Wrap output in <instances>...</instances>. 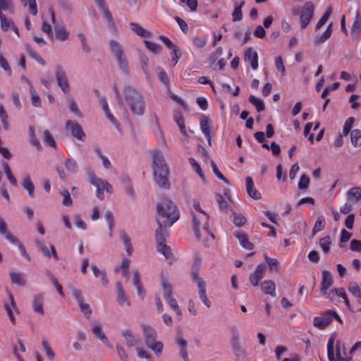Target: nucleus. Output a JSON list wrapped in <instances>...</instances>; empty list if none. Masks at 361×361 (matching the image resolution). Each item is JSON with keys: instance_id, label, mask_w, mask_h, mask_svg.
Returning <instances> with one entry per match:
<instances>
[{"instance_id": "obj_1", "label": "nucleus", "mask_w": 361, "mask_h": 361, "mask_svg": "<svg viewBox=\"0 0 361 361\" xmlns=\"http://www.w3.org/2000/svg\"><path fill=\"white\" fill-rule=\"evenodd\" d=\"M153 178L159 188L169 189L171 184L169 180V168L166 163L164 154L159 150L152 153Z\"/></svg>"}, {"instance_id": "obj_2", "label": "nucleus", "mask_w": 361, "mask_h": 361, "mask_svg": "<svg viewBox=\"0 0 361 361\" xmlns=\"http://www.w3.org/2000/svg\"><path fill=\"white\" fill-rule=\"evenodd\" d=\"M123 97L133 114L142 116L145 111V101L142 94L132 85H126Z\"/></svg>"}, {"instance_id": "obj_3", "label": "nucleus", "mask_w": 361, "mask_h": 361, "mask_svg": "<svg viewBox=\"0 0 361 361\" xmlns=\"http://www.w3.org/2000/svg\"><path fill=\"white\" fill-rule=\"evenodd\" d=\"M159 217L163 219L162 226H171L180 217L179 210L176 204L168 198H164L157 204Z\"/></svg>"}, {"instance_id": "obj_4", "label": "nucleus", "mask_w": 361, "mask_h": 361, "mask_svg": "<svg viewBox=\"0 0 361 361\" xmlns=\"http://www.w3.org/2000/svg\"><path fill=\"white\" fill-rule=\"evenodd\" d=\"M142 330L146 346L156 355L161 354L164 348V344L161 341H157V333L156 330L151 326L146 324L142 325Z\"/></svg>"}, {"instance_id": "obj_5", "label": "nucleus", "mask_w": 361, "mask_h": 361, "mask_svg": "<svg viewBox=\"0 0 361 361\" xmlns=\"http://www.w3.org/2000/svg\"><path fill=\"white\" fill-rule=\"evenodd\" d=\"M87 176L89 183L96 187V196L98 199L104 200V190L108 193H112V186L106 180L97 177L93 170H87Z\"/></svg>"}, {"instance_id": "obj_6", "label": "nucleus", "mask_w": 361, "mask_h": 361, "mask_svg": "<svg viewBox=\"0 0 361 361\" xmlns=\"http://www.w3.org/2000/svg\"><path fill=\"white\" fill-rule=\"evenodd\" d=\"M193 207L198 212V214H194L192 212L195 234L197 236L199 235L198 223L199 221H202V228L207 231L209 235H210L212 238H214L213 233L209 230L208 226L209 215L201 209L200 204L198 202H193Z\"/></svg>"}, {"instance_id": "obj_7", "label": "nucleus", "mask_w": 361, "mask_h": 361, "mask_svg": "<svg viewBox=\"0 0 361 361\" xmlns=\"http://www.w3.org/2000/svg\"><path fill=\"white\" fill-rule=\"evenodd\" d=\"M158 228L155 231L157 251L161 253L166 258H171L173 255L171 248L166 244L165 234L164 233L162 224L159 218L157 219Z\"/></svg>"}, {"instance_id": "obj_8", "label": "nucleus", "mask_w": 361, "mask_h": 361, "mask_svg": "<svg viewBox=\"0 0 361 361\" xmlns=\"http://www.w3.org/2000/svg\"><path fill=\"white\" fill-rule=\"evenodd\" d=\"M0 234L4 235V238L8 240L13 245H17L21 255L25 257L26 259L30 260V256L27 253L24 246L23 244L18 240L17 237L13 235L8 229V225L6 222L4 221L3 217L0 215Z\"/></svg>"}, {"instance_id": "obj_9", "label": "nucleus", "mask_w": 361, "mask_h": 361, "mask_svg": "<svg viewBox=\"0 0 361 361\" xmlns=\"http://www.w3.org/2000/svg\"><path fill=\"white\" fill-rule=\"evenodd\" d=\"M322 279L321 282L320 293L323 295H326L329 299L334 300V290H329L332 286L334 279L331 274L327 270H323L322 272Z\"/></svg>"}, {"instance_id": "obj_10", "label": "nucleus", "mask_w": 361, "mask_h": 361, "mask_svg": "<svg viewBox=\"0 0 361 361\" xmlns=\"http://www.w3.org/2000/svg\"><path fill=\"white\" fill-rule=\"evenodd\" d=\"M191 276L192 281L196 283L198 286V294L200 300L207 306V307H210L211 302L208 299L206 294V284L204 281L199 276L197 270H192Z\"/></svg>"}, {"instance_id": "obj_11", "label": "nucleus", "mask_w": 361, "mask_h": 361, "mask_svg": "<svg viewBox=\"0 0 361 361\" xmlns=\"http://www.w3.org/2000/svg\"><path fill=\"white\" fill-rule=\"evenodd\" d=\"M55 77L57 85L63 93L67 94L70 92V85L67 74L61 65H56L55 67Z\"/></svg>"}, {"instance_id": "obj_12", "label": "nucleus", "mask_w": 361, "mask_h": 361, "mask_svg": "<svg viewBox=\"0 0 361 361\" xmlns=\"http://www.w3.org/2000/svg\"><path fill=\"white\" fill-rule=\"evenodd\" d=\"M314 6L312 2L307 1L301 8L300 13V26L302 29H305L310 23L314 13Z\"/></svg>"}, {"instance_id": "obj_13", "label": "nucleus", "mask_w": 361, "mask_h": 361, "mask_svg": "<svg viewBox=\"0 0 361 361\" xmlns=\"http://www.w3.org/2000/svg\"><path fill=\"white\" fill-rule=\"evenodd\" d=\"M327 355L329 361H351L350 357L341 356L340 343L338 342L336 346V357L334 352V339L330 338L327 343Z\"/></svg>"}, {"instance_id": "obj_14", "label": "nucleus", "mask_w": 361, "mask_h": 361, "mask_svg": "<svg viewBox=\"0 0 361 361\" xmlns=\"http://www.w3.org/2000/svg\"><path fill=\"white\" fill-rule=\"evenodd\" d=\"M333 314L334 311L329 310L323 312L321 316L314 317V326L321 330L325 329L331 323Z\"/></svg>"}, {"instance_id": "obj_15", "label": "nucleus", "mask_w": 361, "mask_h": 361, "mask_svg": "<svg viewBox=\"0 0 361 361\" xmlns=\"http://www.w3.org/2000/svg\"><path fill=\"white\" fill-rule=\"evenodd\" d=\"M66 128L70 130L71 135L77 140L80 141L85 140L86 135L81 125L78 122L75 121L68 120L66 122Z\"/></svg>"}, {"instance_id": "obj_16", "label": "nucleus", "mask_w": 361, "mask_h": 361, "mask_svg": "<svg viewBox=\"0 0 361 361\" xmlns=\"http://www.w3.org/2000/svg\"><path fill=\"white\" fill-rule=\"evenodd\" d=\"M35 243L37 246V247L41 250L42 252V255L44 257H47L48 259L51 258L52 256L55 260L59 259V257L56 252V250L54 245H51V251H49V248L46 245L45 243L41 240V239H36Z\"/></svg>"}, {"instance_id": "obj_17", "label": "nucleus", "mask_w": 361, "mask_h": 361, "mask_svg": "<svg viewBox=\"0 0 361 361\" xmlns=\"http://www.w3.org/2000/svg\"><path fill=\"white\" fill-rule=\"evenodd\" d=\"M267 266L265 264H259L255 271L250 276V281L254 286H257L259 284V281L264 278Z\"/></svg>"}, {"instance_id": "obj_18", "label": "nucleus", "mask_w": 361, "mask_h": 361, "mask_svg": "<svg viewBox=\"0 0 361 361\" xmlns=\"http://www.w3.org/2000/svg\"><path fill=\"white\" fill-rule=\"evenodd\" d=\"M175 342L179 347V354L183 361H190L187 350L188 341L181 334H178L176 337Z\"/></svg>"}, {"instance_id": "obj_19", "label": "nucleus", "mask_w": 361, "mask_h": 361, "mask_svg": "<svg viewBox=\"0 0 361 361\" xmlns=\"http://www.w3.org/2000/svg\"><path fill=\"white\" fill-rule=\"evenodd\" d=\"M200 129L204 136L208 139L209 142H210L211 139V119L204 115L202 114L200 118Z\"/></svg>"}, {"instance_id": "obj_20", "label": "nucleus", "mask_w": 361, "mask_h": 361, "mask_svg": "<svg viewBox=\"0 0 361 361\" xmlns=\"http://www.w3.org/2000/svg\"><path fill=\"white\" fill-rule=\"evenodd\" d=\"M116 290L117 295L116 300L118 305L121 307L124 305H127L128 307L130 306V303L128 299V297L126 295L125 290L122 288L121 282L116 283Z\"/></svg>"}, {"instance_id": "obj_21", "label": "nucleus", "mask_w": 361, "mask_h": 361, "mask_svg": "<svg viewBox=\"0 0 361 361\" xmlns=\"http://www.w3.org/2000/svg\"><path fill=\"white\" fill-rule=\"evenodd\" d=\"M246 190L249 196L254 200L261 198L260 192L255 188L253 180L251 177L247 176L245 178Z\"/></svg>"}, {"instance_id": "obj_22", "label": "nucleus", "mask_w": 361, "mask_h": 361, "mask_svg": "<svg viewBox=\"0 0 361 361\" xmlns=\"http://www.w3.org/2000/svg\"><path fill=\"white\" fill-rule=\"evenodd\" d=\"M44 297L42 294H37L34 296L32 304V308L35 312L43 315L44 314Z\"/></svg>"}, {"instance_id": "obj_23", "label": "nucleus", "mask_w": 361, "mask_h": 361, "mask_svg": "<svg viewBox=\"0 0 361 361\" xmlns=\"http://www.w3.org/2000/svg\"><path fill=\"white\" fill-rule=\"evenodd\" d=\"M245 60L249 61L252 69L258 68V55L256 51L248 48L245 53Z\"/></svg>"}, {"instance_id": "obj_24", "label": "nucleus", "mask_w": 361, "mask_h": 361, "mask_svg": "<svg viewBox=\"0 0 361 361\" xmlns=\"http://www.w3.org/2000/svg\"><path fill=\"white\" fill-rule=\"evenodd\" d=\"M234 236L238 238L240 244L245 249L250 250L254 248L253 244L249 241L247 234L243 231L235 232Z\"/></svg>"}, {"instance_id": "obj_25", "label": "nucleus", "mask_w": 361, "mask_h": 361, "mask_svg": "<svg viewBox=\"0 0 361 361\" xmlns=\"http://www.w3.org/2000/svg\"><path fill=\"white\" fill-rule=\"evenodd\" d=\"M8 300H9V302L10 303H4V307H5V310L7 312V314L11 320V322L15 324H16V319H15V317L13 315V310H16L17 307H16V302L14 300V298L13 296L12 295V294L11 293H8Z\"/></svg>"}, {"instance_id": "obj_26", "label": "nucleus", "mask_w": 361, "mask_h": 361, "mask_svg": "<svg viewBox=\"0 0 361 361\" xmlns=\"http://www.w3.org/2000/svg\"><path fill=\"white\" fill-rule=\"evenodd\" d=\"M121 334L124 337L128 348L136 346L138 344L139 339L135 336L131 330L123 329L122 330Z\"/></svg>"}, {"instance_id": "obj_27", "label": "nucleus", "mask_w": 361, "mask_h": 361, "mask_svg": "<svg viewBox=\"0 0 361 361\" xmlns=\"http://www.w3.org/2000/svg\"><path fill=\"white\" fill-rule=\"evenodd\" d=\"M101 13H102L105 20L106 26L112 32H115L116 31V27L114 20V18L112 17V15L108 8L106 6L103 8L102 9L99 10Z\"/></svg>"}, {"instance_id": "obj_28", "label": "nucleus", "mask_w": 361, "mask_h": 361, "mask_svg": "<svg viewBox=\"0 0 361 361\" xmlns=\"http://www.w3.org/2000/svg\"><path fill=\"white\" fill-rule=\"evenodd\" d=\"M173 120L178 125L182 135L188 136L186 127L185 126L184 118L182 113L180 111H175L173 112Z\"/></svg>"}, {"instance_id": "obj_29", "label": "nucleus", "mask_w": 361, "mask_h": 361, "mask_svg": "<svg viewBox=\"0 0 361 361\" xmlns=\"http://www.w3.org/2000/svg\"><path fill=\"white\" fill-rule=\"evenodd\" d=\"M261 288L264 294L271 295V296L276 295V285L271 280L264 281L261 283Z\"/></svg>"}, {"instance_id": "obj_30", "label": "nucleus", "mask_w": 361, "mask_h": 361, "mask_svg": "<svg viewBox=\"0 0 361 361\" xmlns=\"http://www.w3.org/2000/svg\"><path fill=\"white\" fill-rule=\"evenodd\" d=\"M92 331L94 335L99 339H100L103 343H104L107 346L111 347V344L109 343L108 338L103 333L102 327L100 324H95L94 326H93Z\"/></svg>"}, {"instance_id": "obj_31", "label": "nucleus", "mask_w": 361, "mask_h": 361, "mask_svg": "<svg viewBox=\"0 0 361 361\" xmlns=\"http://www.w3.org/2000/svg\"><path fill=\"white\" fill-rule=\"evenodd\" d=\"M91 269L92 270L94 276L97 278L99 277L102 285L104 286H106L109 283L106 272L104 270H100L95 264H92L91 266Z\"/></svg>"}, {"instance_id": "obj_32", "label": "nucleus", "mask_w": 361, "mask_h": 361, "mask_svg": "<svg viewBox=\"0 0 361 361\" xmlns=\"http://www.w3.org/2000/svg\"><path fill=\"white\" fill-rule=\"evenodd\" d=\"M245 4V1H241L239 4L235 3L234 9L232 13L233 21H240L243 18L242 8Z\"/></svg>"}, {"instance_id": "obj_33", "label": "nucleus", "mask_w": 361, "mask_h": 361, "mask_svg": "<svg viewBox=\"0 0 361 361\" xmlns=\"http://www.w3.org/2000/svg\"><path fill=\"white\" fill-rule=\"evenodd\" d=\"M361 198V188L354 187L350 188L347 192V199L349 201L357 202Z\"/></svg>"}, {"instance_id": "obj_34", "label": "nucleus", "mask_w": 361, "mask_h": 361, "mask_svg": "<svg viewBox=\"0 0 361 361\" xmlns=\"http://www.w3.org/2000/svg\"><path fill=\"white\" fill-rule=\"evenodd\" d=\"M1 29L4 32L8 31L14 26L15 23L11 18H8L4 14H0Z\"/></svg>"}, {"instance_id": "obj_35", "label": "nucleus", "mask_w": 361, "mask_h": 361, "mask_svg": "<svg viewBox=\"0 0 361 361\" xmlns=\"http://www.w3.org/2000/svg\"><path fill=\"white\" fill-rule=\"evenodd\" d=\"M332 24H329L325 31L319 36L315 37L314 39V43L318 44H322L324 42H326L331 35L332 34Z\"/></svg>"}, {"instance_id": "obj_36", "label": "nucleus", "mask_w": 361, "mask_h": 361, "mask_svg": "<svg viewBox=\"0 0 361 361\" xmlns=\"http://www.w3.org/2000/svg\"><path fill=\"white\" fill-rule=\"evenodd\" d=\"M109 49L116 57L124 54L122 46L116 40L111 39L109 41Z\"/></svg>"}, {"instance_id": "obj_37", "label": "nucleus", "mask_w": 361, "mask_h": 361, "mask_svg": "<svg viewBox=\"0 0 361 361\" xmlns=\"http://www.w3.org/2000/svg\"><path fill=\"white\" fill-rule=\"evenodd\" d=\"M130 29L135 32L137 35L140 37H149L150 33L145 30L142 27L139 25L138 24L135 23H130L129 24Z\"/></svg>"}, {"instance_id": "obj_38", "label": "nucleus", "mask_w": 361, "mask_h": 361, "mask_svg": "<svg viewBox=\"0 0 361 361\" xmlns=\"http://www.w3.org/2000/svg\"><path fill=\"white\" fill-rule=\"evenodd\" d=\"M22 5L28 7V11L32 16L37 14V6L36 0H20Z\"/></svg>"}, {"instance_id": "obj_39", "label": "nucleus", "mask_w": 361, "mask_h": 361, "mask_svg": "<svg viewBox=\"0 0 361 361\" xmlns=\"http://www.w3.org/2000/svg\"><path fill=\"white\" fill-rule=\"evenodd\" d=\"M350 140L353 147L361 146V130L358 129L353 130L350 132Z\"/></svg>"}, {"instance_id": "obj_40", "label": "nucleus", "mask_w": 361, "mask_h": 361, "mask_svg": "<svg viewBox=\"0 0 361 361\" xmlns=\"http://www.w3.org/2000/svg\"><path fill=\"white\" fill-rule=\"evenodd\" d=\"M22 185L27 191L29 196L33 197L35 186L29 176L24 178Z\"/></svg>"}, {"instance_id": "obj_41", "label": "nucleus", "mask_w": 361, "mask_h": 361, "mask_svg": "<svg viewBox=\"0 0 361 361\" xmlns=\"http://www.w3.org/2000/svg\"><path fill=\"white\" fill-rule=\"evenodd\" d=\"M248 100L252 105L255 106L258 112H261L264 110L265 106L262 99L257 98L254 95H250Z\"/></svg>"}, {"instance_id": "obj_42", "label": "nucleus", "mask_w": 361, "mask_h": 361, "mask_svg": "<svg viewBox=\"0 0 361 361\" xmlns=\"http://www.w3.org/2000/svg\"><path fill=\"white\" fill-rule=\"evenodd\" d=\"M55 33L56 39L61 42L66 40L68 37V32L66 30L64 25L56 27L55 29Z\"/></svg>"}, {"instance_id": "obj_43", "label": "nucleus", "mask_w": 361, "mask_h": 361, "mask_svg": "<svg viewBox=\"0 0 361 361\" xmlns=\"http://www.w3.org/2000/svg\"><path fill=\"white\" fill-rule=\"evenodd\" d=\"M352 34L359 35L361 32V19L360 12L357 11L355 20L351 27Z\"/></svg>"}, {"instance_id": "obj_44", "label": "nucleus", "mask_w": 361, "mask_h": 361, "mask_svg": "<svg viewBox=\"0 0 361 361\" xmlns=\"http://www.w3.org/2000/svg\"><path fill=\"white\" fill-rule=\"evenodd\" d=\"M10 277L13 283L18 286H24L25 284V280L22 274L12 271L10 273Z\"/></svg>"}, {"instance_id": "obj_45", "label": "nucleus", "mask_w": 361, "mask_h": 361, "mask_svg": "<svg viewBox=\"0 0 361 361\" xmlns=\"http://www.w3.org/2000/svg\"><path fill=\"white\" fill-rule=\"evenodd\" d=\"M26 51L28 55L40 63L42 66H45L46 63L44 60L41 57V56L35 50H33L30 45L26 46Z\"/></svg>"}, {"instance_id": "obj_46", "label": "nucleus", "mask_w": 361, "mask_h": 361, "mask_svg": "<svg viewBox=\"0 0 361 361\" xmlns=\"http://www.w3.org/2000/svg\"><path fill=\"white\" fill-rule=\"evenodd\" d=\"M264 259L267 262L269 269L271 271L276 272L279 271V262L276 259L271 258L265 255Z\"/></svg>"}, {"instance_id": "obj_47", "label": "nucleus", "mask_w": 361, "mask_h": 361, "mask_svg": "<svg viewBox=\"0 0 361 361\" xmlns=\"http://www.w3.org/2000/svg\"><path fill=\"white\" fill-rule=\"evenodd\" d=\"M332 13V8L329 7L317 22L315 30H319L328 20Z\"/></svg>"}, {"instance_id": "obj_48", "label": "nucleus", "mask_w": 361, "mask_h": 361, "mask_svg": "<svg viewBox=\"0 0 361 361\" xmlns=\"http://www.w3.org/2000/svg\"><path fill=\"white\" fill-rule=\"evenodd\" d=\"M161 287L164 290V298L167 299L173 296V288L171 283L165 280L161 281Z\"/></svg>"}, {"instance_id": "obj_49", "label": "nucleus", "mask_w": 361, "mask_h": 361, "mask_svg": "<svg viewBox=\"0 0 361 361\" xmlns=\"http://www.w3.org/2000/svg\"><path fill=\"white\" fill-rule=\"evenodd\" d=\"M65 166L71 173H76L78 170V165L77 161L73 159H67L64 162Z\"/></svg>"}, {"instance_id": "obj_50", "label": "nucleus", "mask_w": 361, "mask_h": 361, "mask_svg": "<svg viewBox=\"0 0 361 361\" xmlns=\"http://www.w3.org/2000/svg\"><path fill=\"white\" fill-rule=\"evenodd\" d=\"M331 244V240L329 235H326L319 240V245L325 253L329 252Z\"/></svg>"}, {"instance_id": "obj_51", "label": "nucleus", "mask_w": 361, "mask_h": 361, "mask_svg": "<svg viewBox=\"0 0 361 361\" xmlns=\"http://www.w3.org/2000/svg\"><path fill=\"white\" fill-rule=\"evenodd\" d=\"M116 61L118 64V66L120 69L124 72L127 73L128 71V60L126 56L124 55V54L118 56L116 57Z\"/></svg>"}, {"instance_id": "obj_52", "label": "nucleus", "mask_w": 361, "mask_h": 361, "mask_svg": "<svg viewBox=\"0 0 361 361\" xmlns=\"http://www.w3.org/2000/svg\"><path fill=\"white\" fill-rule=\"evenodd\" d=\"M166 302H167V304L169 305H170V307H171V309L176 312V314L178 316V317H180L182 315V312L179 308V306L178 305V302L177 300L172 296L171 298H169L167 299H165Z\"/></svg>"}, {"instance_id": "obj_53", "label": "nucleus", "mask_w": 361, "mask_h": 361, "mask_svg": "<svg viewBox=\"0 0 361 361\" xmlns=\"http://www.w3.org/2000/svg\"><path fill=\"white\" fill-rule=\"evenodd\" d=\"M3 11L13 13L14 8L11 0H0V14H3Z\"/></svg>"}, {"instance_id": "obj_54", "label": "nucleus", "mask_w": 361, "mask_h": 361, "mask_svg": "<svg viewBox=\"0 0 361 361\" xmlns=\"http://www.w3.org/2000/svg\"><path fill=\"white\" fill-rule=\"evenodd\" d=\"M30 141L32 146L36 147L37 149H41V145L38 139L37 138L33 127L30 126L29 128Z\"/></svg>"}, {"instance_id": "obj_55", "label": "nucleus", "mask_w": 361, "mask_h": 361, "mask_svg": "<svg viewBox=\"0 0 361 361\" xmlns=\"http://www.w3.org/2000/svg\"><path fill=\"white\" fill-rule=\"evenodd\" d=\"M157 75L161 82H162L166 87H169V82L168 75L166 71L161 67L157 68Z\"/></svg>"}, {"instance_id": "obj_56", "label": "nucleus", "mask_w": 361, "mask_h": 361, "mask_svg": "<svg viewBox=\"0 0 361 361\" xmlns=\"http://www.w3.org/2000/svg\"><path fill=\"white\" fill-rule=\"evenodd\" d=\"M325 223L324 218L323 216H318L314 227L312 228V235L316 234L317 232L323 230L324 228Z\"/></svg>"}, {"instance_id": "obj_57", "label": "nucleus", "mask_w": 361, "mask_h": 361, "mask_svg": "<svg viewBox=\"0 0 361 361\" xmlns=\"http://www.w3.org/2000/svg\"><path fill=\"white\" fill-rule=\"evenodd\" d=\"M43 140L51 147H56V142L48 130L43 132Z\"/></svg>"}, {"instance_id": "obj_58", "label": "nucleus", "mask_w": 361, "mask_h": 361, "mask_svg": "<svg viewBox=\"0 0 361 361\" xmlns=\"http://www.w3.org/2000/svg\"><path fill=\"white\" fill-rule=\"evenodd\" d=\"M78 37L80 39L83 51L85 52L86 54L90 53V47L87 43V40L85 35L83 33L80 32V33H78Z\"/></svg>"}, {"instance_id": "obj_59", "label": "nucleus", "mask_w": 361, "mask_h": 361, "mask_svg": "<svg viewBox=\"0 0 361 361\" xmlns=\"http://www.w3.org/2000/svg\"><path fill=\"white\" fill-rule=\"evenodd\" d=\"M68 104L69 109L72 113L75 114L78 117H82V112L79 109L78 106L75 100L70 99L68 100Z\"/></svg>"}, {"instance_id": "obj_60", "label": "nucleus", "mask_w": 361, "mask_h": 361, "mask_svg": "<svg viewBox=\"0 0 361 361\" xmlns=\"http://www.w3.org/2000/svg\"><path fill=\"white\" fill-rule=\"evenodd\" d=\"M3 167H4V171L6 174L7 178H8V180L10 181V183L13 185L17 186V184H18L17 180H16L15 176L12 174L11 169L8 166V165L6 163H4L3 165Z\"/></svg>"}, {"instance_id": "obj_61", "label": "nucleus", "mask_w": 361, "mask_h": 361, "mask_svg": "<svg viewBox=\"0 0 361 361\" xmlns=\"http://www.w3.org/2000/svg\"><path fill=\"white\" fill-rule=\"evenodd\" d=\"M232 214L233 222L237 226H241L246 222V219L243 215L235 212H233Z\"/></svg>"}, {"instance_id": "obj_62", "label": "nucleus", "mask_w": 361, "mask_h": 361, "mask_svg": "<svg viewBox=\"0 0 361 361\" xmlns=\"http://www.w3.org/2000/svg\"><path fill=\"white\" fill-rule=\"evenodd\" d=\"M189 162L192 166V168L195 171V172L200 176V177L204 180V176L202 173V169L197 161L192 157L189 158Z\"/></svg>"}, {"instance_id": "obj_63", "label": "nucleus", "mask_w": 361, "mask_h": 361, "mask_svg": "<svg viewBox=\"0 0 361 361\" xmlns=\"http://www.w3.org/2000/svg\"><path fill=\"white\" fill-rule=\"evenodd\" d=\"M354 122H355L354 117H350L345 121L343 128V135L346 136L350 132V130L352 128V126H353Z\"/></svg>"}, {"instance_id": "obj_64", "label": "nucleus", "mask_w": 361, "mask_h": 361, "mask_svg": "<svg viewBox=\"0 0 361 361\" xmlns=\"http://www.w3.org/2000/svg\"><path fill=\"white\" fill-rule=\"evenodd\" d=\"M61 195L63 197V200L62 202L63 205L66 207L71 206L73 202L69 191L66 189L63 190L61 191Z\"/></svg>"}]
</instances>
